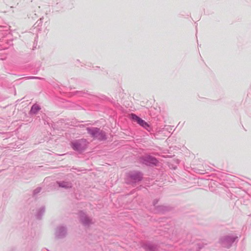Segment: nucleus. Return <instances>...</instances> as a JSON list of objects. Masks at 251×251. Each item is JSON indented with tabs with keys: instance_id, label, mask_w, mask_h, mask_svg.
<instances>
[{
	"instance_id": "nucleus-1",
	"label": "nucleus",
	"mask_w": 251,
	"mask_h": 251,
	"mask_svg": "<svg viewBox=\"0 0 251 251\" xmlns=\"http://www.w3.org/2000/svg\"><path fill=\"white\" fill-rule=\"evenodd\" d=\"M87 142L84 139L75 140L72 143L73 149L78 151H81L84 150L87 147Z\"/></svg>"
},
{
	"instance_id": "nucleus-2",
	"label": "nucleus",
	"mask_w": 251,
	"mask_h": 251,
	"mask_svg": "<svg viewBox=\"0 0 251 251\" xmlns=\"http://www.w3.org/2000/svg\"><path fill=\"white\" fill-rule=\"evenodd\" d=\"M129 117L130 119H131L132 121H133L137 123L139 125H140L141 126L146 128L148 127V124L143 120L139 118L138 116H137L136 115L133 113H131L129 115Z\"/></svg>"
},
{
	"instance_id": "nucleus-3",
	"label": "nucleus",
	"mask_w": 251,
	"mask_h": 251,
	"mask_svg": "<svg viewBox=\"0 0 251 251\" xmlns=\"http://www.w3.org/2000/svg\"><path fill=\"white\" fill-rule=\"evenodd\" d=\"M40 108L38 105L34 104L31 107L30 112L33 114H35L40 110Z\"/></svg>"
}]
</instances>
